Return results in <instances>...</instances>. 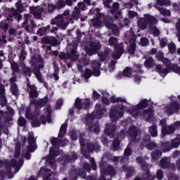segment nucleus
Instances as JSON below:
<instances>
[{"label": "nucleus", "mask_w": 180, "mask_h": 180, "mask_svg": "<svg viewBox=\"0 0 180 180\" xmlns=\"http://www.w3.org/2000/svg\"><path fill=\"white\" fill-rule=\"evenodd\" d=\"M169 51L172 54H174L176 51V46L174 43H170L169 44Z\"/></svg>", "instance_id": "de8ad7c7"}, {"label": "nucleus", "mask_w": 180, "mask_h": 180, "mask_svg": "<svg viewBox=\"0 0 180 180\" xmlns=\"http://www.w3.org/2000/svg\"><path fill=\"white\" fill-rule=\"evenodd\" d=\"M156 178L158 180H161V179H162V178H164V172H162V170L159 169V170L157 171Z\"/></svg>", "instance_id": "8fccbe9b"}, {"label": "nucleus", "mask_w": 180, "mask_h": 180, "mask_svg": "<svg viewBox=\"0 0 180 180\" xmlns=\"http://www.w3.org/2000/svg\"><path fill=\"white\" fill-rule=\"evenodd\" d=\"M158 5H160V6H162L163 5L168 6L171 5L169 0H158L157 4L155 5V8H156L163 16H171V11H169V10L161 8Z\"/></svg>", "instance_id": "2eb2a0df"}, {"label": "nucleus", "mask_w": 180, "mask_h": 180, "mask_svg": "<svg viewBox=\"0 0 180 180\" xmlns=\"http://www.w3.org/2000/svg\"><path fill=\"white\" fill-rule=\"evenodd\" d=\"M28 151L30 153H34L37 146H36V141L34 140V136H33V132H31L28 137Z\"/></svg>", "instance_id": "412c9836"}, {"label": "nucleus", "mask_w": 180, "mask_h": 180, "mask_svg": "<svg viewBox=\"0 0 180 180\" xmlns=\"http://www.w3.org/2000/svg\"><path fill=\"white\" fill-rule=\"evenodd\" d=\"M116 60H112L109 65V69L110 71L115 70V65H116Z\"/></svg>", "instance_id": "680f3d73"}, {"label": "nucleus", "mask_w": 180, "mask_h": 180, "mask_svg": "<svg viewBox=\"0 0 180 180\" xmlns=\"http://www.w3.org/2000/svg\"><path fill=\"white\" fill-rule=\"evenodd\" d=\"M65 144H68V140L65 139L63 141H60V139H52V146L53 148H51L49 150V156L46 158V162L49 164H51L52 168H56L54 167V158H56V155H58L60 153L58 152V147L60 146H65Z\"/></svg>", "instance_id": "423d86ee"}, {"label": "nucleus", "mask_w": 180, "mask_h": 180, "mask_svg": "<svg viewBox=\"0 0 180 180\" xmlns=\"http://www.w3.org/2000/svg\"><path fill=\"white\" fill-rule=\"evenodd\" d=\"M101 101L103 103H104L105 105H108V103H109V94L108 93L103 94Z\"/></svg>", "instance_id": "79ce46f5"}, {"label": "nucleus", "mask_w": 180, "mask_h": 180, "mask_svg": "<svg viewBox=\"0 0 180 180\" xmlns=\"http://www.w3.org/2000/svg\"><path fill=\"white\" fill-rule=\"evenodd\" d=\"M124 154L125 157H129V155H131V148H130V145L125 149Z\"/></svg>", "instance_id": "864d4df0"}, {"label": "nucleus", "mask_w": 180, "mask_h": 180, "mask_svg": "<svg viewBox=\"0 0 180 180\" xmlns=\"http://www.w3.org/2000/svg\"><path fill=\"white\" fill-rule=\"evenodd\" d=\"M50 25H47L46 27H44L38 29L37 30V34L39 36H44V34H46L49 30H50Z\"/></svg>", "instance_id": "2f4dec72"}, {"label": "nucleus", "mask_w": 180, "mask_h": 180, "mask_svg": "<svg viewBox=\"0 0 180 180\" xmlns=\"http://www.w3.org/2000/svg\"><path fill=\"white\" fill-rule=\"evenodd\" d=\"M84 40H85V34L84 32L80 33L77 35V41H73L72 42V44L73 47H75L74 49H72L70 51V53H69V57L71 58V60H77L78 58V52H77V47H78L79 43H84Z\"/></svg>", "instance_id": "ddd939ff"}, {"label": "nucleus", "mask_w": 180, "mask_h": 180, "mask_svg": "<svg viewBox=\"0 0 180 180\" xmlns=\"http://www.w3.org/2000/svg\"><path fill=\"white\" fill-rule=\"evenodd\" d=\"M158 20L157 18L150 16L148 14H145L143 18H141L138 21V27L141 29V30H144L147 29V26H148L149 23V32L154 34V36H158L160 34V30L158 29L155 23H157Z\"/></svg>", "instance_id": "39448f33"}, {"label": "nucleus", "mask_w": 180, "mask_h": 180, "mask_svg": "<svg viewBox=\"0 0 180 180\" xmlns=\"http://www.w3.org/2000/svg\"><path fill=\"white\" fill-rule=\"evenodd\" d=\"M44 43L51 44L52 46H57V44H58V41H57V39L54 37H49L44 39Z\"/></svg>", "instance_id": "bb28decb"}, {"label": "nucleus", "mask_w": 180, "mask_h": 180, "mask_svg": "<svg viewBox=\"0 0 180 180\" xmlns=\"http://www.w3.org/2000/svg\"><path fill=\"white\" fill-rule=\"evenodd\" d=\"M0 98L3 103H6V97H5V88L4 87H1V90H0Z\"/></svg>", "instance_id": "a19ab883"}, {"label": "nucleus", "mask_w": 180, "mask_h": 180, "mask_svg": "<svg viewBox=\"0 0 180 180\" xmlns=\"http://www.w3.org/2000/svg\"><path fill=\"white\" fill-rule=\"evenodd\" d=\"M160 126H162V136L164 137L165 134H171V133H174L176 129H179L180 122H177L174 124H172L170 127L167 128V120H162L160 122Z\"/></svg>", "instance_id": "f8f14e48"}, {"label": "nucleus", "mask_w": 180, "mask_h": 180, "mask_svg": "<svg viewBox=\"0 0 180 180\" xmlns=\"http://www.w3.org/2000/svg\"><path fill=\"white\" fill-rule=\"evenodd\" d=\"M34 74L36 76L37 79H38L39 82H43V78H41V74L40 73V70H35L34 71Z\"/></svg>", "instance_id": "c03bdc74"}, {"label": "nucleus", "mask_w": 180, "mask_h": 180, "mask_svg": "<svg viewBox=\"0 0 180 180\" xmlns=\"http://www.w3.org/2000/svg\"><path fill=\"white\" fill-rule=\"evenodd\" d=\"M112 13L115 15V19L122 17V12L119 10V3H114L111 10Z\"/></svg>", "instance_id": "b1692460"}, {"label": "nucleus", "mask_w": 180, "mask_h": 180, "mask_svg": "<svg viewBox=\"0 0 180 180\" xmlns=\"http://www.w3.org/2000/svg\"><path fill=\"white\" fill-rule=\"evenodd\" d=\"M91 131H95V133H99V125L98 124H92V127H90Z\"/></svg>", "instance_id": "3c124183"}, {"label": "nucleus", "mask_w": 180, "mask_h": 180, "mask_svg": "<svg viewBox=\"0 0 180 180\" xmlns=\"http://www.w3.org/2000/svg\"><path fill=\"white\" fill-rule=\"evenodd\" d=\"M65 130H67V124L64 123L60 127V129L58 134L59 137H64L65 136Z\"/></svg>", "instance_id": "c9c22d12"}, {"label": "nucleus", "mask_w": 180, "mask_h": 180, "mask_svg": "<svg viewBox=\"0 0 180 180\" xmlns=\"http://www.w3.org/2000/svg\"><path fill=\"white\" fill-rule=\"evenodd\" d=\"M58 8H63V6H65V3L63 0H60L58 1Z\"/></svg>", "instance_id": "338daca9"}, {"label": "nucleus", "mask_w": 180, "mask_h": 180, "mask_svg": "<svg viewBox=\"0 0 180 180\" xmlns=\"http://www.w3.org/2000/svg\"><path fill=\"white\" fill-rule=\"evenodd\" d=\"M38 175L39 176H41V175H44V180H51L50 176H51V170L49 169H45L44 167H42L39 172Z\"/></svg>", "instance_id": "5701e85b"}, {"label": "nucleus", "mask_w": 180, "mask_h": 180, "mask_svg": "<svg viewBox=\"0 0 180 180\" xmlns=\"http://www.w3.org/2000/svg\"><path fill=\"white\" fill-rule=\"evenodd\" d=\"M91 68H93V72L91 69H86L83 75L84 78L85 79H88V78H91V76L94 75V77H99L101 75V63L97 60H93L91 63Z\"/></svg>", "instance_id": "9b49d317"}, {"label": "nucleus", "mask_w": 180, "mask_h": 180, "mask_svg": "<svg viewBox=\"0 0 180 180\" xmlns=\"http://www.w3.org/2000/svg\"><path fill=\"white\" fill-rule=\"evenodd\" d=\"M79 141L82 146V154H83L86 157V158H89V153L85 152L84 139L80 138Z\"/></svg>", "instance_id": "4c0bfd02"}, {"label": "nucleus", "mask_w": 180, "mask_h": 180, "mask_svg": "<svg viewBox=\"0 0 180 180\" xmlns=\"http://www.w3.org/2000/svg\"><path fill=\"white\" fill-rule=\"evenodd\" d=\"M75 106L77 109V113H79V112H85V110L89 108V99L77 98Z\"/></svg>", "instance_id": "dca6fc26"}, {"label": "nucleus", "mask_w": 180, "mask_h": 180, "mask_svg": "<svg viewBox=\"0 0 180 180\" xmlns=\"http://www.w3.org/2000/svg\"><path fill=\"white\" fill-rule=\"evenodd\" d=\"M157 58L160 61H162L167 67V69H164L160 65L156 66V70L160 74L161 77H165V75H167L168 72H171V71H173V72H176V74L180 75L179 66H178V65L172 64L169 60L167 59V58H164V56H162V52H158Z\"/></svg>", "instance_id": "20e7f679"}, {"label": "nucleus", "mask_w": 180, "mask_h": 180, "mask_svg": "<svg viewBox=\"0 0 180 180\" xmlns=\"http://www.w3.org/2000/svg\"><path fill=\"white\" fill-rule=\"evenodd\" d=\"M134 180H155V176L150 172V170H146V173L142 175V178L136 177Z\"/></svg>", "instance_id": "393cba45"}, {"label": "nucleus", "mask_w": 180, "mask_h": 180, "mask_svg": "<svg viewBox=\"0 0 180 180\" xmlns=\"http://www.w3.org/2000/svg\"><path fill=\"white\" fill-rule=\"evenodd\" d=\"M156 146H157V145H155V143H153V142L147 144V146H146L148 150H153V148H155Z\"/></svg>", "instance_id": "052dcab7"}, {"label": "nucleus", "mask_w": 180, "mask_h": 180, "mask_svg": "<svg viewBox=\"0 0 180 180\" xmlns=\"http://www.w3.org/2000/svg\"><path fill=\"white\" fill-rule=\"evenodd\" d=\"M59 68L58 67L55 68V72L53 73V77L55 78V79L56 81H58V71H59Z\"/></svg>", "instance_id": "bf43d9fd"}, {"label": "nucleus", "mask_w": 180, "mask_h": 180, "mask_svg": "<svg viewBox=\"0 0 180 180\" xmlns=\"http://www.w3.org/2000/svg\"><path fill=\"white\" fill-rule=\"evenodd\" d=\"M11 89L13 95H15V96L19 95V89L18 88V85H16V84H12Z\"/></svg>", "instance_id": "e433bc0d"}, {"label": "nucleus", "mask_w": 180, "mask_h": 180, "mask_svg": "<svg viewBox=\"0 0 180 180\" xmlns=\"http://www.w3.org/2000/svg\"><path fill=\"white\" fill-rule=\"evenodd\" d=\"M20 155V146L17 145L15 146V158H18Z\"/></svg>", "instance_id": "603ef678"}, {"label": "nucleus", "mask_w": 180, "mask_h": 180, "mask_svg": "<svg viewBox=\"0 0 180 180\" xmlns=\"http://www.w3.org/2000/svg\"><path fill=\"white\" fill-rule=\"evenodd\" d=\"M78 6H79V8L77 7H75V11L72 14V17L73 18V19L77 20L79 16H81V11H85V9H86V6L84 3H79Z\"/></svg>", "instance_id": "4be33fe9"}, {"label": "nucleus", "mask_w": 180, "mask_h": 180, "mask_svg": "<svg viewBox=\"0 0 180 180\" xmlns=\"http://www.w3.org/2000/svg\"><path fill=\"white\" fill-rule=\"evenodd\" d=\"M117 38L115 37H111L108 39L109 46H113L115 48V51L112 53V58L115 60L120 58L122 54H123V44H120Z\"/></svg>", "instance_id": "1a4fd4ad"}, {"label": "nucleus", "mask_w": 180, "mask_h": 180, "mask_svg": "<svg viewBox=\"0 0 180 180\" xmlns=\"http://www.w3.org/2000/svg\"><path fill=\"white\" fill-rule=\"evenodd\" d=\"M115 130H116V127L114 125V124H106V127L105 129V134H107V136H113V133H115Z\"/></svg>", "instance_id": "a878e982"}, {"label": "nucleus", "mask_w": 180, "mask_h": 180, "mask_svg": "<svg viewBox=\"0 0 180 180\" xmlns=\"http://www.w3.org/2000/svg\"><path fill=\"white\" fill-rule=\"evenodd\" d=\"M63 105V100L62 99H59L56 101V108L57 109H60V108H61Z\"/></svg>", "instance_id": "69168bd1"}, {"label": "nucleus", "mask_w": 180, "mask_h": 180, "mask_svg": "<svg viewBox=\"0 0 180 180\" xmlns=\"http://www.w3.org/2000/svg\"><path fill=\"white\" fill-rule=\"evenodd\" d=\"M148 130L152 137H157V136H158V131H157V125L150 126Z\"/></svg>", "instance_id": "7c9ffc66"}, {"label": "nucleus", "mask_w": 180, "mask_h": 180, "mask_svg": "<svg viewBox=\"0 0 180 180\" xmlns=\"http://www.w3.org/2000/svg\"><path fill=\"white\" fill-rule=\"evenodd\" d=\"M27 86L29 88L30 102L34 105L35 111L34 115H32L30 114V108H27L25 111V117L32 120V126L34 127H39L41 124H46L47 122L50 123V122H51V117L50 116V115H51V108L48 106L44 110V115H40L39 108H41V106L44 105V100H34V98L39 96V93H37V90H36V86H30L29 84H27Z\"/></svg>", "instance_id": "f03ea898"}, {"label": "nucleus", "mask_w": 180, "mask_h": 180, "mask_svg": "<svg viewBox=\"0 0 180 180\" xmlns=\"http://www.w3.org/2000/svg\"><path fill=\"white\" fill-rule=\"evenodd\" d=\"M25 21L22 23V27H24L27 33L30 32V30L29 29V24L27 23L29 22V19H30L31 16L30 14H25L24 15Z\"/></svg>", "instance_id": "c85d7f7f"}, {"label": "nucleus", "mask_w": 180, "mask_h": 180, "mask_svg": "<svg viewBox=\"0 0 180 180\" xmlns=\"http://www.w3.org/2000/svg\"><path fill=\"white\" fill-rule=\"evenodd\" d=\"M133 74V68H126L123 71V75L124 77H130Z\"/></svg>", "instance_id": "ea45409f"}, {"label": "nucleus", "mask_w": 180, "mask_h": 180, "mask_svg": "<svg viewBox=\"0 0 180 180\" xmlns=\"http://www.w3.org/2000/svg\"><path fill=\"white\" fill-rule=\"evenodd\" d=\"M11 167H15L16 169V172L20 169V167L22 165H23V160H20L18 162L16 161V160H12L11 163Z\"/></svg>", "instance_id": "cd10ccee"}, {"label": "nucleus", "mask_w": 180, "mask_h": 180, "mask_svg": "<svg viewBox=\"0 0 180 180\" xmlns=\"http://www.w3.org/2000/svg\"><path fill=\"white\" fill-rule=\"evenodd\" d=\"M162 153L160 150H157L156 152H154L153 153H152V159L154 160L155 161L156 160H158V158H160V157H161Z\"/></svg>", "instance_id": "a18cd8bd"}, {"label": "nucleus", "mask_w": 180, "mask_h": 180, "mask_svg": "<svg viewBox=\"0 0 180 180\" xmlns=\"http://www.w3.org/2000/svg\"><path fill=\"white\" fill-rule=\"evenodd\" d=\"M136 161H137V162L141 164V165L142 167V169H143V171H146V169H148V165H147V163L146 162L143 161V158H137Z\"/></svg>", "instance_id": "f704fd0d"}, {"label": "nucleus", "mask_w": 180, "mask_h": 180, "mask_svg": "<svg viewBox=\"0 0 180 180\" xmlns=\"http://www.w3.org/2000/svg\"><path fill=\"white\" fill-rule=\"evenodd\" d=\"M158 165L162 168H168L169 167V158H165L162 159L159 162Z\"/></svg>", "instance_id": "c756f323"}, {"label": "nucleus", "mask_w": 180, "mask_h": 180, "mask_svg": "<svg viewBox=\"0 0 180 180\" xmlns=\"http://www.w3.org/2000/svg\"><path fill=\"white\" fill-rule=\"evenodd\" d=\"M8 33L10 34V36H17L16 34V30L13 28H10L9 30H8Z\"/></svg>", "instance_id": "0e129e2a"}, {"label": "nucleus", "mask_w": 180, "mask_h": 180, "mask_svg": "<svg viewBox=\"0 0 180 180\" xmlns=\"http://www.w3.org/2000/svg\"><path fill=\"white\" fill-rule=\"evenodd\" d=\"M127 134H128L129 141H136L139 139V136L137 135V128L135 126L131 125L129 127Z\"/></svg>", "instance_id": "6ab92c4d"}, {"label": "nucleus", "mask_w": 180, "mask_h": 180, "mask_svg": "<svg viewBox=\"0 0 180 180\" xmlns=\"http://www.w3.org/2000/svg\"><path fill=\"white\" fill-rule=\"evenodd\" d=\"M100 42H91L86 46L85 50L88 56H92L95 54L98 50L101 49Z\"/></svg>", "instance_id": "f3484780"}, {"label": "nucleus", "mask_w": 180, "mask_h": 180, "mask_svg": "<svg viewBox=\"0 0 180 180\" xmlns=\"http://www.w3.org/2000/svg\"><path fill=\"white\" fill-rule=\"evenodd\" d=\"M103 4L106 8H110L112 6V0H103Z\"/></svg>", "instance_id": "6e6d98bb"}, {"label": "nucleus", "mask_w": 180, "mask_h": 180, "mask_svg": "<svg viewBox=\"0 0 180 180\" xmlns=\"http://www.w3.org/2000/svg\"><path fill=\"white\" fill-rule=\"evenodd\" d=\"M149 41L147 38H141V45L143 46H146L148 44Z\"/></svg>", "instance_id": "5fc2aeb1"}, {"label": "nucleus", "mask_w": 180, "mask_h": 180, "mask_svg": "<svg viewBox=\"0 0 180 180\" xmlns=\"http://www.w3.org/2000/svg\"><path fill=\"white\" fill-rule=\"evenodd\" d=\"M18 124L20 126H25L26 124V120L23 117H20L18 119Z\"/></svg>", "instance_id": "13d9d810"}, {"label": "nucleus", "mask_w": 180, "mask_h": 180, "mask_svg": "<svg viewBox=\"0 0 180 180\" xmlns=\"http://www.w3.org/2000/svg\"><path fill=\"white\" fill-rule=\"evenodd\" d=\"M22 157L26 158L27 160H29L30 158V153H29V151H22Z\"/></svg>", "instance_id": "e2e57ef3"}, {"label": "nucleus", "mask_w": 180, "mask_h": 180, "mask_svg": "<svg viewBox=\"0 0 180 180\" xmlns=\"http://www.w3.org/2000/svg\"><path fill=\"white\" fill-rule=\"evenodd\" d=\"M110 99L112 103H118L117 105L112 107L110 112V117L113 122H116L119 117H122L124 115V110H127L135 119H138V117L141 116L146 120H150V118L153 117L154 115V111L151 108L141 112L143 109L147 108L148 103L146 99L141 101L137 105H131L130 108H129L130 104L127 103L124 98H116L115 96H113Z\"/></svg>", "instance_id": "f257e3e1"}, {"label": "nucleus", "mask_w": 180, "mask_h": 180, "mask_svg": "<svg viewBox=\"0 0 180 180\" xmlns=\"http://www.w3.org/2000/svg\"><path fill=\"white\" fill-rule=\"evenodd\" d=\"M169 180H179V179L174 174H170L169 176Z\"/></svg>", "instance_id": "774afa93"}, {"label": "nucleus", "mask_w": 180, "mask_h": 180, "mask_svg": "<svg viewBox=\"0 0 180 180\" xmlns=\"http://www.w3.org/2000/svg\"><path fill=\"white\" fill-rule=\"evenodd\" d=\"M125 37L129 39V45L128 47V51L131 54H134V51H136V36L131 33L129 35V32L125 33Z\"/></svg>", "instance_id": "a211bd4d"}, {"label": "nucleus", "mask_w": 180, "mask_h": 180, "mask_svg": "<svg viewBox=\"0 0 180 180\" xmlns=\"http://www.w3.org/2000/svg\"><path fill=\"white\" fill-rule=\"evenodd\" d=\"M122 171H125L127 172V177L129 178V176H131L133 175V172H134V169L131 167H126L124 166L122 169Z\"/></svg>", "instance_id": "72a5a7b5"}, {"label": "nucleus", "mask_w": 180, "mask_h": 180, "mask_svg": "<svg viewBox=\"0 0 180 180\" xmlns=\"http://www.w3.org/2000/svg\"><path fill=\"white\" fill-rule=\"evenodd\" d=\"M103 25H105L108 29H112L115 36L119 34V29L117 26L113 24V18H112V16L105 15L102 13L96 14V19L93 20L94 27H102Z\"/></svg>", "instance_id": "7ed1b4c3"}, {"label": "nucleus", "mask_w": 180, "mask_h": 180, "mask_svg": "<svg viewBox=\"0 0 180 180\" xmlns=\"http://www.w3.org/2000/svg\"><path fill=\"white\" fill-rule=\"evenodd\" d=\"M95 109L96 113L89 114L86 117V125L89 126V127L91 126L90 123L91 124H92V120H94V117L101 119V117H103V115H105V112H106L105 107L101 104H96Z\"/></svg>", "instance_id": "6e6552de"}, {"label": "nucleus", "mask_w": 180, "mask_h": 180, "mask_svg": "<svg viewBox=\"0 0 180 180\" xmlns=\"http://www.w3.org/2000/svg\"><path fill=\"white\" fill-rule=\"evenodd\" d=\"M180 145V135L177 136L176 139H174L171 143L172 148H177Z\"/></svg>", "instance_id": "473e14b6"}, {"label": "nucleus", "mask_w": 180, "mask_h": 180, "mask_svg": "<svg viewBox=\"0 0 180 180\" xmlns=\"http://www.w3.org/2000/svg\"><path fill=\"white\" fill-rule=\"evenodd\" d=\"M101 169L103 176H101V178L99 179L98 180H105V175H110V176H113V175L116 174V171L112 166H108L105 169L103 165H101Z\"/></svg>", "instance_id": "aec40b11"}, {"label": "nucleus", "mask_w": 180, "mask_h": 180, "mask_svg": "<svg viewBox=\"0 0 180 180\" xmlns=\"http://www.w3.org/2000/svg\"><path fill=\"white\" fill-rule=\"evenodd\" d=\"M17 10L15 8H11L10 11V14L7 16V20H12L13 17L18 20H20L22 19V15L19 13V12H22L23 11V5L20 1H18L15 4Z\"/></svg>", "instance_id": "4468645a"}, {"label": "nucleus", "mask_w": 180, "mask_h": 180, "mask_svg": "<svg viewBox=\"0 0 180 180\" xmlns=\"http://www.w3.org/2000/svg\"><path fill=\"white\" fill-rule=\"evenodd\" d=\"M137 15H138L137 12H136V11H128L129 18H136V16H137Z\"/></svg>", "instance_id": "4d7b16f0"}, {"label": "nucleus", "mask_w": 180, "mask_h": 180, "mask_svg": "<svg viewBox=\"0 0 180 180\" xmlns=\"http://www.w3.org/2000/svg\"><path fill=\"white\" fill-rule=\"evenodd\" d=\"M87 148L89 151H94V150H96V151H98L99 150V146H94L92 143H89L87 145Z\"/></svg>", "instance_id": "49530a36"}, {"label": "nucleus", "mask_w": 180, "mask_h": 180, "mask_svg": "<svg viewBox=\"0 0 180 180\" xmlns=\"http://www.w3.org/2000/svg\"><path fill=\"white\" fill-rule=\"evenodd\" d=\"M154 60L153 58H148L146 61H145V66L147 68H150V67H153L154 65Z\"/></svg>", "instance_id": "58836bf2"}, {"label": "nucleus", "mask_w": 180, "mask_h": 180, "mask_svg": "<svg viewBox=\"0 0 180 180\" xmlns=\"http://www.w3.org/2000/svg\"><path fill=\"white\" fill-rule=\"evenodd\" d=\"M72 22L70 17V11H65L63 14L58 15L51 21V25H56L60 29L65 30L67 26Z\"/></svg>", "instance_id": "0eeeda50"}, {"label": "nucleus", "mask_w": 180, "mask_h": 180, "mask_svg": "<svg viewBox=\"0 0 180 180\" xmlns=\"http://www.w3.org/2000/svg\"><path fill=\"white\" fill-rule=\"evenodd\" d=\"M54 9H56V6L53 4H49L47 6H44V8L40 6L32 7L30 9V12L33 13L35 18L40 19L43 12H47V11L48 12H53Z\"/></svg>", "instance_id": "9d476101"}, {"label": "nucleus", "mask_w": 180, "mask_h": 180, "mask_svg": "<svg viewBox=\"0 0 180 180\" xmlns=\"http://www.w3.org/2000/svg\"><path fill=\"white\" fill-rule=\"evenodd\" d=\"M120 144V142L119 141V140L115 139L112 143V150H113V151H117L119 150Z\"/></svg>", "instance_id": "37998d69"}, {"label": "nucleus", "mask_w": 180, "mask_h": 180, "mask_svg": "<svg viewBox=\"0 0 180 180\" xmlns=\"http://www.w3.org/2000/svg\"><path fill=\"white\" fill-rule=\"evenodd\" d=\"M11 68L14 71V72H18L19 71V67L18 66V63L15 62L11 63Z\"/></svg>", "instance_id": "09e8293b"}]
</instances>
